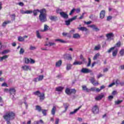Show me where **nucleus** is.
Listing matches in <instances>:
<instances>
[{"label": "nucleus", "mask_w": 124, "mask_h": 124, "mask_svg": "<svg viewBox=\"0 0 124 124\" xmlns=\"http://www.w3.org/2000/svg\"><path fill=\"white\" fill-rule=\"evenodd\" d=\"M3 117L6 121L7 124H11L10 121H12V120L15 119V113L12 111H9L6 113Z\"/></svg>", "instance_id": "obj_1"}, {"label": "nucleus", "mask_w": 124, "mask_h": 124, "mask_svg": "<svg viewBox=\"0 0 124 124\" xmlns=\"http://www.w3.org/2000/svg\"><path fill=\"white\" fill-rule=\"evenodd\" d=\"M44 12H45V9L40 10V14L39 16V19L41 23H45V22H47L46 14L44 13Z\"/></svg>", "instance_id": "obj_2"}, {"label": "nucleus", "mask_w": 124, "mask_h": 124, "mask_svg": "<svg viewBox=\"0 0 124 124\" xmlns=\"http://www.w3.org/2000/svg\"><path fill=\"white\" fill-rule=\"evenodd\" d=\"M35 95H37L40 98V100H44L45 99V95L44 93H41L40 92L37 91L33 93Z\"/></svg>", "instance_id": "obj_3"}, {"label": "nucleus", "mask_w": 124, "mask_h": 124, "mask_svg": "<svg viewBox=\"0 0 124 124\" xmlns=\"http://www.w3.org/2000/svg\"><path fill=\"white\" fill-rule=\"evenodd\" d=\"M121 41H119L115 45V46L113 47H111L108 51V53H111V52H112L113 50H114V49H116V48H120V47H121Z\"/></svg>", "instance_id": "obj_4"}, {"label": "nucleus", "mask_w": 124, "mask_h": 124, "mask_svg": "<svg viewBox=\"0 0 124 124\" xmlns=\"http://www.w3.org/2000/svg\"><path fill=\"white\" fill-rule=\"evenodd\" d=\"M24 62L26 63V64H29V63L33 64L35 62V61L31 58H25Z\"/></svg>", "instance_id": "obj_5"}, {"label": "nucleus", "mask_w": 124, "mask_h": 124, "mask_svg": "<svg viewBox=\"0 0 124 124\" xmlns=\"http://www.w3.org/2000/svg\"><path fill=\"white\" fill-rule=\"evenodd\" d=\"M65 92L66 94H71V93H76V90L75 89H70L69 88H66Z\"/></svg>", "instance_id": "obj_6"}, {"label": "nucleus", "mask_w": 124, "mask_h": 124, "mask_svg": "<svg viewBox=\"0 0 124 124\" xmlns=\"http://www.w3.org/2000/svg\"><path fill=\"white\" fill-rule=\"evenodd\" d=\"M76 19H77V16H74L73 17L69 19L68 20H66L65 22L66 26H69V25H70V23H71V22H72L73 21H74V20H76Z\"/></svg>", "instance_id": "obj_7"}, {"label": "nucleus", "mask_w": 124, "mask_h": 124, "mask_svg": "<svg viewBox=\"0 0 124 124\" xmlns=\"http://www.w3.org/2000/svg\"><path fill=\"white\" fill-rule=\"evenodd\" d=\"M92 112L93 113V114H98V112H99V108H98V106H97V105H95L93 107Z\"/></svg>", "instance_id": "obj_8"}, {"label": "nucleus", "mask_w": 124, "mask_h": 124, "mask_svg": "<svg viewBox=\"0 0 124 124\" xmlns=\"http://www.w3.org/2000/svg\"><path fill=\"white\" fill-rule=\"evenodd\" d=\"M80 72L81 73H84V74H87L88 73H91V72H92V70H90L89 69L86 68H83L81 70Z\"/></svg>", "instance_id": "obj_9"}, {"label": "nucleus", "mask_w": 124, "mask_h": 124, "mask_svg": "<svg viewBox=\"0 0 124 124\" xmlns=\"http://www.w3.org/2000/svg\"><path fill=\"white\" fill-rule=\"evenodd\" d=\"M21 68L24 71H28V70H31V67L29 65H25L21 67Z\"/></svg>", "instance_id": "obj_10"}, {"label": "nucleus", "mask_w": 124, "mask_h": 124, "mask_svg": "<svg viewBox=\"0 0 124 124\" xmlns=\"http://www.w3.org/2000/svg\"><path fill=\"white\" fill-rule=\"evenodd\" d=\"M64 59H65V60H67L68 61H71L72 60V57H71V55L67 54L64 55Z\"/></svg>", "instance_id": "obj_11"}, {"label": "nucleus", "mask_w": 124, "mask_h": 124, "mask_svg": "<svg viewBox=\"0 0 124 124\" xmlns=\"http://www.w3.org/2000/svg\"><path fill=\"white\" fill-rule=\"evenodd\" d=\"M81 108H82V106H80L78 108L75 109L74 111H71V112H70V115H74V114H76V113H77V112H78V111H79V110H80Z\"/></svg>", "instance_id": "obj_12"}, {"label": "nucleus", "mask_w": 124, "mask_h": 124, "mask_svg": "<svg viewBox=\"0 0 124 124\" xmlns=\"http://www.w3.org/2000/svg\"><path fill=\"white\" fill-rule=\"evenodd\" d=\"M60 14L61 16L62 17V18H64V19H66L68 18V15L66 14V13L63 12H60Z\"/></svg>", "instance_id": "obj_13"}, {"label": "nucleus", "mask_w": 124, "mask_h": 124, "mask_svg": "<svg viewBox=\"0 0 124 124\" xmlns=\"http://www.w3.org/2000/svg\"><path fill=\"white\" fill-rule=\"evenodd\" d=\"M90 81L92 84H93V85L94 86H95V85H98L99 84L98 82H97L96 83L94 82H95V79L94 78V77L91 78L90 79Z\"/></svg>", "instance_id": "obj_14"}, {"label": "nucleus", "mask_w": 124, "mask_h": 124, "mask_svg": "<svg viewBox=\"0 0 124 124\" xmlns=\"http://www.w3.org/2000/svg\"><path fill=\"white\" fill-rule=\"evenodd\" d=\"M62 60H59L55 64V66L56 67H61L62 66Z\"/></svg>", "instance_id": "obj_15"}, {"label": "nucleus", "mask_w": 124, "mask_h": 124, "mask_svg": "<svg viewBox=\"0 0 124 124\" xmlns=\"http://www.w3.org/2000/svg\"><path fill=\"white\" fill-rule=\"evenodd\" d=\"M105 17V11L102 10L100 13V19H103Z\"/></svg>", "instance_id": "obj_16"}, {"label": "nucleus", "mask_w": 124, "mask_h": 124, "mask_svg": "<svg viewBox=\"0 0 124 124\" xmlns=\"http://www.w3.org/2000/svg\"><path fill=\"white\" fill-rule=\"evenodd\" d=\"M104 97V94H101L100 95H99L98 96H96L95 98V100H100L101 99H102Z\"/></svg>", "instance_id": "obj_17"}, {"label": "nucleus", "mask_w": 124, "mask_h": 124, "mask_svg": "<svg viewBox=\"0 0 124 124\" xmlns=\"http://www.w3.org/2000/svg\"><path fill=\"white\" fill-rule=\"evenodd\" d=\"M9 93H10V94H15L16 90H15V88H10L9 89Z\"/></svg>", "instance_id": "obj_18"}, {"label": "nucleus", "mask_w": 124, "mask_h": 124, "mask_svg": "<svg viewBox=\"0 0 124 124\" xmlns=\"http://www.w3.org/2000/svg\"><path fill=\"white\" fill-rule=\"evenodd\" d=\"M56 111H57V107H56V106H53L51 109V114H52L53 116H55Z\"/></svg>", "instance_id": "obj_19"}, {"label": "nucleus", "mask_w": 124, "mask_h": 124, "mask_svg": "<svg viewBox=\"0 0 124 124\" xmlns=\"http://www.w3.org/2000/svg\"><path fill=\"white\" fill-rule=\"evenodd\" d=\"M72 67V64H71L70 63H67L66 64V69L67 71H68L71 70Z\"/></svg>", "instance_id": "obj_20"}, {"label": "nucleus", "mask_w": 124, "mask_h": 124, "mask_svg": "<svg viewBox=\"0 0 124 124\" xmlns=\"http://www.w3.org/2000/svg\"><path fill=\"white\" fill-rule=\"evenodd\" d=\"M78 29L79 31H88V29L84 27H81Z\"/></svg>", "instance_id": "obj_21"}, {"label": "nucleus", "mask_w": 124, "mask_h": 124, "mask_svg": "<svg viewBox=\"0 0 124 124\" xmlns=\"http://www.w3.org/2000/svg\"><path fill=\"white\" fill-rule=\"evenodd\" d=\"M73 64V65H81V64H83V62L76 61V62H74Z\"/></svg>", "instance_id": "obj_22"}, {"label": "nucleus", "mask_w": 124, "mask_h": 124, "mask_svg": "<svg viewBox=\"0 0 124 124\" xmlns=\"http://www.w3.org/2000/svg\"><path fill=\"white\" fill-rule=\"evenodd\" d=\"M17 40L18 41H19V42H24V41H25V39H24L23 37L19 36L18 37Z\"/></svg>", "instance_id": "obj_23"}, {"label": "nucleus", "mask_w": 124, "mask_h": 124, "mask_svg": "<svg viewBox=\"0 0 124 124\" xmlns=\"http://www.w3.org/2000/svg\"><path fill=\"white\" fill-rule=\"evenodd\" d=\"M36 34L37 38H39V39H41L42 38V37L41 36V35H40V33L39 32V31H36Z\"/></svg>", "instance_id": "obj_24"}, {"label": "nucleus", "mask_w": 124, "mask_h": 124, "mask_svg": "<svg viewBox=\"0 0 124 124\" xmlns=\"http://www.w3.org/2000/svg\"><path fill=\"white\" fill-rule=\"evenodd\" d=\"M49 18L51 21H56V20L58 19V17L57 16H50L49 17Z\"/></svg>", "instance_id": "obj_25"}, {"label": "nucleus", "mask_w": 124, "mask_h": 124, "mask_svg": "<svg viewBox=\"0 0 124 124\" xmlns=\"http://www.w3.org/2000/svg\"><path fill=\"white\" fill-rule=\"evenodd\" d=\"M55 41L60 42V43H64V44L66 43V41H65L61 39H55Z\"/></svg>", "instance_id": "obj_26"}, {"label": "nucleus", "mask_w": 124, "mask_h": 124, "mask_svg": "<svg viewBox=\"0 0 124 124\" xmlns=\"http://www.w3.org/2000/svg\"><path fill=\"white\" fill-rule=\"evenodd\" d=\"M33 13L34 16H36L38 13L40 14V11L39 10H34L32 12Z\"/></svg>", "instance_id": "obj_27"}, {"label": "nucleus", "mask_w": 124, "mask_h": 124, "mask_svg": "<svg viewBox=\"0 0 124 124\" xmlns=\"http://www.w3.org/2000/svg\"><path fill=\"white\" fill-rule=\"evenodd\" d=\"M50 30V27L48 26V25L45 24L44 25V31H49Z\"/></svg>", "instance_id": "obj_28"}, {"label": "nucleus", "mask_w": 124, "mask_h": 124, "mask_svg": "<svg viewBox=\"0 0 124 124\" xmlns=\"http://www.w3.org/2000/svg\"><path fill=\"white\" fill-rule=\"evenodd\" d=\"M106 36L108 39H111V37H113V34L112 33H109L107 34Z\"/></svg>", "instance_id": "obj_29"}, {"label": "nucleus", "mask_w": 124, "mask_h": 124, "mask_svg": "<svg viewBox=\"0 0 124 124\" xmlns=\"http://www.w3.org/2000/svg\"><path fill=\"white\" fill-rule=\"evenodd\" d=\"M73 38L78 39V38H80V34L78 33H75L73 34Z\"/></svg>", "instance_id": "obj_30"}, {"label": "nucleus", "mask_w": 124, "mask_h": 124, "mask_svg": "<svg viewBox=\"0 0 124 124\" xmlns=\"http://www.w3.org/2000/svg\"><path fill=\"white\" fill-rule=\"evenodd\" d=\"M62 90H63V87L61 86L56 88V92H62Z\"/></svg>", "instance_id": "obj_31"}, {"label": "nucleus", "mask_w": 124, "mask_h": 124, "mask_svg": "<svg viewBox=\"0 0 124 124\" xmlns=\"http://www.w3.org/2000/svg\"><path fill=\"white\" fill-rule=\"evenodd\" d=\"M118 51H119V50L116 49L112 52V57H116V56H117V54H118Z\"/></svg>", "instance_id": "obj_32"}, {"label": "nucleus", "mask_w": 124, "mask_h": 124, "mask_svg": "<svg viewBox=\"0 0 124 124\" xmlns=\"http://www.w3.org/2000/svg\"><path fill=\"white\" fill-rule=\"evenodd\" d=\"M10 23H11V21L10 20L4 21L2 24V26L5 27V26H6L7 24H10Z\"/></svg>", "instance_id": "obj_33"}, {"label": "nucleus", "mask_w": 124, "mask_h": 124, "mask_svg": "<svg viewBox=\"0 0 124 124\" xmlns=\"http://www.w3.org/2000/svg\"><path fill=\"white\" fill-rule=\"evenodd\" d=\"M36 110L38 112H41L42 111V108L40 106H36Z\"/></svg>", "instance_id": "obj_34"}, {"label": "nucleus", "mask_w": 124, "mask_h": 124, "mask_svg": "<svg viewBox=\"0 0 124 124\" xmlns=\"http://www.w3.org/2000/svg\"><path fill=\"white\" fill-rule=\"evenodd\" d=\"M82 90L83 91H86V92H87L88 93H89V92H90V89L87 88V86L83 85L82 86Z\"/></svg>", "instance_id": "obj_35"}, {"label": "nucleus", "mask_w": 124, "mask_h": 124, "mask_svg": "<svg viewBox=\"0 0 124 124\" xmlns=\"http://www.w3.org/2000/svg\"><path fill=\"white\" fill-rule=\"evenodd\" d=\"M63 106L65 108V112H66V111H67V109H68L69 105L68 104H64Z\"/></svg>", "instance_id": "obj_36"}, {"label": "nucleus", "mask_w": 124, "mask_h": 124, "mask_svg": "<svg viewBox=\"0 0 124 124\" xmlns=\"http://www.w3.org/2000/svg\"><path fill=\"white\" fill-rule=\"evenodd\" d=\"M24 53H25V49L23 48H20V49L19 50L20 55H23Z\"/></svg>", "instance_id": "obj_37"}, {"label": "nucleus", "mask_w": 124, "mask_h": 124, "mask_svg": "<svg viewBox=\"0 0 124 124\" xmlns=\"http://www.w3.org/2000/svg\"><path fill=\"white\" fill-rule=\"evenodd\" d=\"M43 78H44V76L41 75L39 76V78H38V81H42L43 80Z\"/></svg>", "instance_id": "obj_38"}, {"label": "nucleus", "mask_w": 124, "mask_h": 124, "mask_svg": "<svg viewBox=\"0 0 124 124\" xmlns=\"http://www.w3.org/2000/svg\"><path fill=\"white\" fill-rule=\"evenodd\" d=\"M9 50H3L2 52H1V55H5V54H7L9 53Z\"/></svg>", "instance_id": "obj_39"}, {"label": "nucleus", "mask_w": 124, "mask_h": 124, "mask_svg": "<svg viewBox=\"0 0 124 124\" xmlns=\"http://www.w3.org/2000/svg\"><path fill=\"white\" fill-rule=\"evenodd\" d=\"M35 49H36V47L32 46H30V50H31V51H33Z\"/></svg>", "instance_id": "obj_40"}, {"label": "nucleus", "mask_w": 124, "mask_h": 124, "mask_svg": "<svg viewBox=\"0 0 124 124\" xmlns=\"http://www.w3.org/2000/svg\"><path fill=\"white\" fill-rule=\"evenodd\" d=\"M98 57H99V53H97L95 55V56H94L93 60V61H95V60H97Z\"/></svg>", "instance_id": "obj_41"}, {"label": "nucleus", "mask_w": 124, "mask_h": 124, "mask_svg": "<svg viewBox=\"0 0 124 124\" xmlns=\"http://www.w3.org/2000/svg\"><path fill=\"white\" fill-rule=\"evenodd\" d=\"M92 62V61L91 60V58H88V63L87 65V66L89 67V66H91V63Z\"/></svg>", "instance_id": "obj_42"}, {"label": "nucleus", "mask_w": 124, "mask_h": 124, "mask_svg": "<svg viewBox=\"0 0 124 124\" xmlns=\"http://www.w3.org/2000/svg\"><path fill=\"white\" fill-rule=\"evenodd\" d=\"M119 54H120L121 56H124V49H121L120 52H119Z\"/></svg>", "instance_id": "obj_43"}, {"label": "nucleus", "mask_w": 124, "mask_h": 124, "mask_svg": "<svg viewBox=\"0 0 124 124\" xmlns=\"http://www.w3.org/2000/svg\"><path fill=\"white\" fill-rule=\"evenodd\" d=\"M100 49V46L98 45L97 46H95L94 49L95 50V51H97L98 50H99Z\"/></svg>", "instance_id": "obj_44"}, {"label": "nucleus", "mask_w": 124, "mask_h": 124, "mask_svg": "<svg viewBox=\"0 0 124 124\" xmlns=\"http://www.w3.org/2000/svg\"><path fill=\"white\" fill-rule=\"evenodd\" d=\"M42 112L44 115V116H46V112H47V110L46 109H42Z\"/></svg>", "instance_id": "obj_45"}, {"label": "nucleus", "mask_w": 124, "mask_h": 124, "mask_svg": "<svg viewBox=\"0 0 124 124\" xmlns=\"http://www.w3.org/2000/svg\"><path fill=\"white\" fill-rule=\"evenodd\" d=\"M33 11H30V10H27L26 11V14H31L32 13Z\"/></svg>", "instance_id": "obj_46"}, {"label": "nucleus", "mask_w": 124, "mask_h": 124, "mask_svg": "<svg viewBox=\"0 0 124 124\" xmlns=\"http://www.w3.org/2000/svg\"><path fill=\"white\" fill-rule=\"evenodd\" d=\"M15 17H16L15 14H14L11 15V18H12V21H14V20H15Z\"/></svg>", "instance_id": "obj_47"}, {"label": "nucleus", "mask_w": 124, "mask_h": 124, "mask_svg": "<svg viewBox=\"0 0 124 124\" xmlns=\"http://www.w3.org/2000/svg\"><path fill=\"white\" fill-rule=\"evenodd\" d=\"M75 10H76V9H73L71 11V12H70V14H69V15H72V14H73V13H74V11H75Z\"/></svg>", "instance_id": "obj_48"}, {"label": "nucleus", "mask_w": 124, "mask_h": 124, "mask_svg": "<svg viewBox=\"0 0 124 124\" xmlns=\"http://www.w3.org/2000/svg\"><path fill=\"white\" fill-rule=\"evenodd\" d=\"M114 85H116V83H115V82H113L108 85V87L111 88V87H113V86H114Z\"/></svg>", "instance_id": "obj_49"}, {"label": "nucleus", "mask_w": 124, "mask_h": 124, "mask_svg": "<svg viewBox=\"0 0 124 124\" xmlns=\"http://www.w3.org/2000/svg\"><path fill=\"white\" fill-rule=\"evenodd\" d=\"M93 31H99L100 30L97 28V27L95 26V27L94 28Z\"/></svg>", "instance_id": "obj_50"}, {"label": "nucleus", "mask_w": 124, "mask_h": 124, "mask_svg": "<svg viewBox=\"0 0 124 124\" xmlns=\"http://www.w3.org/2000/svg\"><path fill=\"white\" fill-rule=\"evenodd\" d=\"M49 46L50 47L51 46H53L54 45H56L55 43L49 42L48 43Z\"/></svg>", "instance_id": "obj_51"}, {"label": "nucleus", "mask_w": 124, "mask_h": 124, "mask_svg": "<svg viewBox=\"0 0 124 124\" xmlns=\"http://www.w3.org/2000/svg\"><path fill=\"white\" fill-rule=\"evenodd\" d=\"M90 92H95V87H92L90 89H89Z\"/></svg>", "instance_id": "obj_52"}, {"label": "nucleus", "mask_w": 124, "mask_h": 124, "mask_svg": "<svg viewBox=\"0 0 124 124\" xmlns=\"http://www.w3.org/2000/svg\"><path fill=\"white\" fill-rule=\"evenodd\" d=\"M121 102H123V100H118L115 102V104L119 105L121 103Z\"/></svg>", "instance_id": "obj_53"}, {"label": "nucleus", "mask_w": 124, "mask_h": 124, "mask_svg": "<svg viewBox=\"0 0 124 124\" xmlns=\"http://www.w3.org/2000/svg\"><path fill=\"white\" fill-rule=\"evenodd\" d=\"M103 77V75H102V74L100 73V74H99V75H98L97 76V78L98 79H99V78H100V77Z\"/></svg>", "instance_id": "obj_54"}, {"label": "nucleus", "mask_w": 124, "mask_h": 124, "mask_svg": "<svg viewBox=\"0 0 124 124\" xmlns=\"http://www.w3.org/2000/svg\"><path fill=\"white\" fill-rule=\"evenodd\" d=\"M89 27H90V28H91L93 30H94V28H95V27H96V26H95V25H92L89 26Z\"/></svg>", "instance_id": "obj_55"}, {"label": "nucleus", "mask_w": 124, "mask_h": 124, "mask_svg": "<svg viewBox=\"0 0 124 124\" xmlns=\"http://www.w3.org/2000/svg\"><path fill=\"white\" fill-rule=\"evenodd\" d=\"M110 20H112V16H108L107 18V21H110Z\"/></svg>", "instance_id": "obj_56"}, {"label": "nucleus", "mask_w": 124, "mask_h": 124, "mask_svg": "<svg viewBox=\"0 0 124 124\" xmlns=\"http://www.w3.org/2000/svg\"><path fill=\"white\" fill-rule=\"evenodd\" d=\"M2 57V59L3 60H6V59H7L8 58V55H5V56H3Z\"/></svg>", "instance_id": "obj_57"}, {"label": "nucleus", "mask_w": 124, "mask_h": 124, "mask_svg": "<svg viewBox=\"0 0 124 124\" xmlns=\"http://www.w3.org/2000/svg\"><path fill=\"white\" fill-rule=\"evenodd\" d=\"M2 87H8V85H7V84L5 82H4L1 85Z\"/></svg>", "instance_id": "obj_58"}, {"label": "nucleus", "mask_w": 124, "mask_h": 124, "mask_svg": "<svg viewBox=\"0 0 124 124\" xmlns=\"http://www.w3.org/2000/svg\"><path fill=\"white\" fill-rule=\"evenodd\" d=\"M119 68L121 70H124V65H122L120 66Z\"/></svg>", "instance_id": "obj_59"}, {"label": "nucleus", "mask_w": 124, "mask_h": 124, "mask_svg": "<svg viewBox=\"0 0 124 124\" xmlns=\"http://www.w3.org/2000/svg\"><path fill=\"white\" fill-rule=\"evenodd\" d=\"M108 98V100H112V99L114 98V97L112 95H109Z\"/></svg>", "instance_id": "obj_60"}, {"label": "nucleus", "mask_w": 124, "mask_h": 124, "mask_svg": "<svg viewBox=\"0 0 124 124\" xmlns=\"http://www.w3.org/2000/svg\"><path fill=\"white\" fill-rule=\"evenodd\" d=\"M59 123H60V119L57 118L55 121V124H59Z\"/></svg>", "instance_id": "obj_61"}, {"label": "nucleus", "mask_w": 124, "mask_h": 124, "mask_svg": "<svg viewBox=\"0 0 124 124\" xmlns=\"http://www.w3.org/2000/svg\"><path fill=\"white\" fill-rule=\"evenodd\" d=\"M92 23V21H88V22H86L84 21V24H86V25H90V24Z\"/></svg>", "instance_id": "obj_62"}, {"label": "nucleus", "mask_w": 124, "mask_h": 124, "mask_svg": "<svg viewBox=\"0 0 124 124\" xmlns=\"http://www.w3.org/2000/svg\"><path fill=\"white\" fill-rule=\"evenodd\" d=\"M20 13L21 14H26V11H25L23 10H20Z\"/></svg>", "instance_id": "obj_63"}, {"label": "nucleus", "mask_w": 124, "mask_h": 124, "mask_svg": "<svg viewBox=\"0 0 124 124\" xmlns=\"http://www.w3.org/2000/svg\"><path fill=\"white\" fill-rule=\"evenodd\" d=\"M33 81L34 82H39V80H38V78H34Z\"/></svg>", "instance_id": "obj_64"}]
</instances>
